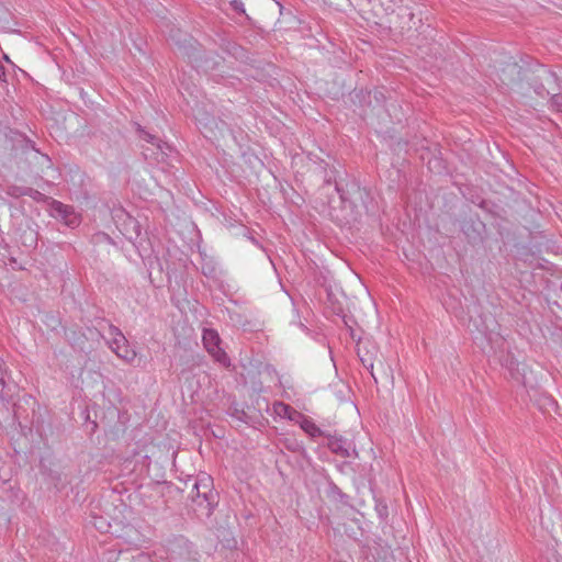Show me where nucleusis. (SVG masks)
Instances as JSON below:
<instances>
[{
	"instance_id": "1",
	"label": "nucleus",
	"mask_w": 562,
	"mask_h": 562,
	"mask_svg": "<svg viewBox=\"0 0 562 562\" xmlns=\"http://www.w3.org/2000/svg\"><path fill=\"white\" fill-rule=\"evenodd\" d=\"M338 176L336 169L325 171L319 199L333 222L341 227L352 226L368 209L369 192L356 180L338 179Z\"/></svg>"
},
{
	"instance_id": "2",
	"label": "nucleus",
	"mask_w": 562,
	"mask_h": 562,
	"mask_svg": "<svg viewBox=\"0 0 562 562\" xmlns=\"http://www.w3.org/2000/svg\"><path fill=\"white\" fill-rule=\"evenodd\" d=\"M215 495L211 490V479L195 480L192 486V508L198 517H210L214 508Z\"/></svg>"
},
{
	"instance_id": "3",
	"label": "nucleus",
	"mask_w": 562,
	"mask_h": 562,
	"mask_svg": "<svg viewBox=\"0 0 562 562\" xmlns=\"http://www.w3.org/2000/svg\"><path fill=\"white\" fill-rule=\"evenodd\" d=\"M202 340L205 349L216 362L226 368L231 366V359L221 347L222 339L215 329L204 328Z\"/></svg>"
},
{
	"instance_id": "4",
	"label": "nucleus",
	"mask_w": 562,
	"mask_h": 562,
	"mask_svg": "<svg viewBox=\"0 0 562 562\" xmlns=\"http://www.w3.org/2000/svg\"><path fill=\"white\" fill-rule=\"evenodd\" d=\"M134 125L136 127L138 137L145 142L151 144L157 149V151H153L151 154H148L147 151L149 149L146 148V150L144 151L145 158L154 159L157 162L165 161L166 157L168 156L167 150H170L171 147L166 142H162L157 136H155V135L150 134L149 132H147L146 130H144L140 124L134 123Z\"/></svg>"
},
{
	"instance_id": "5",
	"label": "nucleus",
	"mask_w": 562,
	"mask_h": 562,
	"mask_svg": "<svg viewBox=\"0 0 562 562\" xmlns=\"http://www.w3.org/2000/svg\"><path fill=\"white\" fill-rule=\"evenodd\" d=\"M170 40L175 42L179 52L189 58L190 61H196L200 57V49L196 41L186 33L178 31L177 36L170 35Z\"/></svg>"
},
{
	"instance_id": "6",
	"label": "nucleus",
	"mask_w": 562,
	"mask_h": 562,
	"mask_svg": "<svg viewBox=\"0 0 562 562\" xmlns=\"http://www.w3.org/2000/svg\"><path fill=\"white\" fill-rule=\"evenodd\" d=\"M52 214L55 218L61 220L67 226L75 227L79 225V218L74 209L57 200L50 202Z\"/></svg>"
},
{
	"instance_id": "7",
	"label": "nucleus",
	"mask_w": 562,
	"mask_h": 562,
	"mask_svg": "<svg viewBox=\"0 0 562 562\" xmlns=\"http://www.w3.org/2000/svg\"><path fill=\"white\" fill-rule=\"evenodd\" d=\"M461 228L471 243H477L483 238L485 224L479 217H470L463 221Z\"/></svg>"
},
{
	"instance_id": "8",
	"label": "nucleus",
	"mask_w": 562,
	"mask_h": 562,
	"mask_svg": "<svg viewBox=\"0 0 562 562\" xmlns=\"http://www.w3.org/2000/svg\"><path fill=\"white\" fill-rule=\"evenodd\" d=\"M111 340L108 342L111 350L114 352L116 349H120L122 345H124L127 339L123 335L120 328L114 325L109 326Z\"/></svg>"
},
{
	"instance_id": "9",
	"label": "nucleus",
	"mask_w": 562,
	"mask_h": 562,
	"mask_svg": "<svg viewBox=\"0 0 562 562\" xmlns=\"http://www.w3.org/2000/svg\"><path fill=\"white\" fill-rule=\"evenodd\" d=\"M327 446L329 450L335 454H338L342 458L350 456L348 448H346V441L341 438L330 437L328 439Z\"/></svg>"
},
{
	"instance_id": "10",
	"label": "nucleus",
	"mask_w": 562,
	"mask_h": 562,
	"mask_svg": "<svg viewBox=\"0 0 562 562\" xmlns=\"http://www.w3.org/2000/svg\"><path fill=\"white\" fill-rule=\"evenodd\" d=\"M327 495L342 504H348L349 502V496L345 494L333 481L328 482Z\"/></svg>"
},
{
	"instance_id": "11",
	"label": "nucleus",
	"mask_w": 562,
	"mask_h": 562,
	"mask_svg": "<svg viewBox=\"0 0 562 562\" xmlns=\"http://www.w3.org/2000/svg\"><path fill=\"white\" fill-rule=\"evenodd\" d=\"M114 352L119 358L127 363H133L136 360V351L130 347L128 341L122 345L121 348L116 349Z\"/></svg>"
},
{
	"instance_id": "12",
	"label": "nucleus",
	"mask_w": 562,
	"mask_h": 562,
	"mask_svg": "<svg viewBox=\"0 0 562 562\" xmlns=\"http://www.w3.org/2000/svg\"><path fill=\"white\" fill-rule=\"evenodd\" d=\"M29 187L11 184L7 188L5 193L11 198H21L27 195Z\"/></svg>"
},
{
	"instance_id": "13",
	"label": "nucleus",
	"mask_w": 562,
	"mask_h": 562,
	"mask_svg": "<svg viewBox=\"0 0 562 562\" xmlns=\"http://www.w3.org/2000/svg\"><path fill=\"white\" fill-rule=\"evenodd\" d=\"M506 368L509 370L512 378L521 381L519 372V363L515 359L507 360Z\"/></svg>"
},
{
	"instance_id": "14",
	"label": "nucleus",
	"mask_w": 562,
	"mask_h": 562,
	"mask_svg": "<svg viewBox=\"0 0 562 562\" xmlns=\"http://www.w3.org/2000/svg\"><path fill=\"white\" fill-rule=\"evenodd\" d=\"M302 428L305 432H307L312 437L322 435V430L314 423H312L310 420H304V423L302 424Z\"/></svg>"
},
{
	"instance_id": "15",
	"label": "nucleus",
	"mask_w": 562,
	"mask_h": 562,
	"mask_svg": "<svg viewBox=\"0 0 562 562\" xmlns=\"http://www.w3.org/2000/svg\"><path fill=\"white\" fill-rule=\"evenodd\" d=\"M550 109L555 112H562V93H553L551 95Z\"/></svg>"
},
{
	"instance_id": "16",
	"label": "nucleus",
	"mask_w": 562,
	"mask_h": 562,
	"mask_svg": "<svg viewBox=\"0 0 562 562\" xmlns=\"http://www.w3.org/2000/svg\"><path fill=\"white\" fill-rule=\"evenodd\" d=\"M8 367L2 358H0V394L5 387V375L8 374Z\"/></svg>"
},
{
	"instance_id": "17",
	"label": "nucleus",
	"mask_w": 562,
	"mask_h": 562,
	"mask_svg": "<svg viewBox=\"0 0 562 562\" xmlns=\"http://www.w3.org/2000/svg\"><path fill=\"white\" fill-rule=\"evenodd\" d=\"M27 196L32 198L36 202H44L47 200V196L45 194L30 187L27 191Z\"/></svg>"
},
{
	"instance_id": "18",
	"label": "nucleus",
	"mask_w": 562,
	"mask_h": 562,
	"mask_svg": "<svg viewBox=\"0 0 562 562\" xmlns=\"http://www.w3.org/2000/svg\"><path fill=\"white\" fill-rule=\"evenodd\" d=\"M229 4L234 12L238 14H246L245 5L241 0H231Z\"/></svg>"
},
{
	"instance_id": "19",
	"label": "nucleus",
	"mask_w": 562,
	"mask_h": 562,
	"mask_svg": "<svg viewBox=\"0 0 562 562\" xmlns=\"http://www.w3.org/2000/svg\"><path fill=\"white\" fill-rule=\"evenodd\" d=\"M536 93L540 97H544V95H548L550 94V92L544 88L543 85H540L538 86L536 89H535Z\"/></svg>"
},
{
	"instance_id": "20",
	"label": "nucleus",
	"mask_w": 562,
	"mask_h": 562,
	"mask_svg": "<svg viewBox=\"0 0 562 562\" xmlns=\"http://www.w3.org/2000/svg\"><path fill=\"white\" fill-rule=\"evenodd\" d=\"M362 362H363V364H364L368 369H370V372H371L372 378L376 381V376H375L374 371H373V369H374V364H373V363H370L369 366H367L363 359H362Z\"/></svg>"
},
{
	"instance_id": "21",
	"label": "nucleus",
	"mask_w": 562,
	"mask_h": 562,
	"mask_svg": "<svg viewBox=\"0 0 562 562\" xmlns=\"http://www.w3.org/2000/svg\"><path fill=\"white\" fill-rule=\"evenodd\" d=\"M5 76V68L2 64H0V79H2Z\"/></svg>"
},
{
	"instance_id": "22",
	"label": "nucleus",
	"mask_w": 562,
	"mask_h": 562,
	"mask_svg": "<svg viewBox=\"0 0 562 562\" xmlns=\"http://www.w3.org/2000/svg\"><path fill=\"white\" fill-rule=\"evenodd\" d=\"M549 76L553 79H555V75L553 72H549Z\"/></svg>"
},
{
	"instance_id": "23",
	"label": "nucleus",
	"mask_w": 562,
	"mask_h": 562,
	"mask_svg": "<svg viewBox=\"0 0 562 562\" xmlns=\"http://www.w3.org/2000/svg\"><path fill=\"white\" fill-rule=\"evenodd\" d=\"M555 562H562L559 557H555Z\"/></svg>"
}]
</instances>
